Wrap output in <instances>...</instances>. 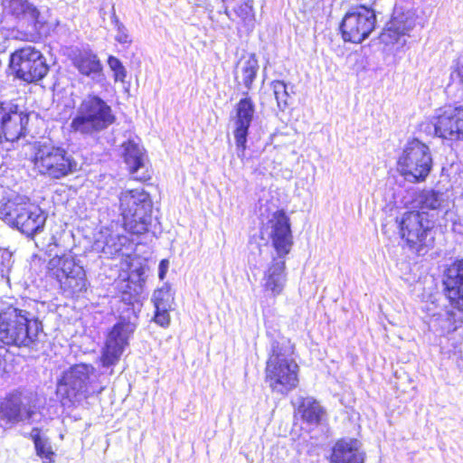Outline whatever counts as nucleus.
<instances>
[{
	"label": "nucleus",
	"mask_w": 463,
	"mask_h": 463,
	"mask_svg": "<svg viewBox=\"0 0 463 463\" xmlns=\"http://www.w3.org/2000/svg\"><path fill=\"white\" fill-rule=\"evenodd\" d=\"M443 284L445 296L456 311L442 310L430 317L429 328L439 335L451 334L463 325V259L447 269Z\"/></svg>",
	"instance_id": "nucleus-1"
},
{
	"label": "nucleus",
	"mask_w": 463,
	"mask_h": 463,
	"mask_svg": "<svg viewBox=\"0 0 463 463\" xmlns=\"http://www.w3.org/2000/svg\"><path fill=\"white\" fill-rule=\"evenodd\" d=\"M293 354L294 345L288 339L272 341L265 369V381L272 392L287 394L297 387L298 365Z\"/></svg>",
	"instance_id": "nucleus-2"
},
{
	"label": "nucleus",
	"mask_w": 463,
	"mask_h": 463,
	"mask_svg": "<svg viewBox=\"0 0 463 463\" xmlns=\"http://www.w3.org/2000/svg\"><path fill=\"white\" fill-rule=\"evenodd\" d=\"M152 199L144 189H126L118 195V210L122 217V227L132 235L140 236L148 232Z\"/></svg>",
	"instance_id": "nucleus-3"
},
{
	"label": "nucleus",
	"mask_w": 463,
	"mask_h": 463,
	"mask_svg": "<svg viewBox=\"0 0 463 463\" xmlns=\"http://www.w3.org/2000/svg\"><path fill=\"white\" fill-rule=\"evenodd\" d=\"M30 162L33 170L49 180H61L77 171L78 163L61 146L38 144L34 146Z\"/></svg>",
	"instance_id": "nucleus-4"
},
{
	"label": "nucleus",
	"mask_w": 463,
	"mask_h": 463,
	"mask_svg": "<svg viewBox=\"0 0 463 463\" xmlns=\"http://www.w3.org/2000/svg\"><path fill=\"white\" fill-rule=\"evenodd\" d=\"M116 121L111 107L99 96L89 94L71 118L70 131L82 136H92L107 129Z\"/></svg>",
	"instance_id": "nucleus-5"
},
{
	"label": "nucleus",
	"mask_w": 463,
	"mask_h": 463,
	"mask_svg": "<svg viewBox=\"0 0 463 463\" xmlns=\"http://www.w3.org/2000/svg\"><path fill=\"white\" fill-rule=\"evenodd\" d=\"M46 275L55 280L61 294L74 298L87 291L84 268L70 251L55 254L46 265Z\"/></svg>",
	"instance_id": "nucleus-6"
},
{
	"label": "nucleus",
	"mask_w": 463,
	"mask_h": 463,
	"mask_svg": "<svg viewBox=\"0 0 463 463\" xmlns=\"http://www.w3.org/2000/svg\"><path fill=\"white\" fill-rule=\"evenodd\" d=\"M41 331V323L28 318L22 309L8 307L0 311V342L4 345L30 346Z\"/></svg>",
	"instance_id": "nucleus-7"
},
{
	"label": "nucleus",
	"mask_w": 463,
	"mask_h": 463,
	"mask_svg": "<svg viewBox=\"0 0 463 463\" xmlns=\"http://www.w3.org/2000/svg\"><path fill=\"white\" fill-rule=\"evenodd\" d=\"M0 213L12 227L31 238L43 230L46 222L42 209L22 196L8 199L0 208Z\"/></svg>",
	"instance_id": "nucleus-8"
},
{
	"label": "nucleus",
	"mask_w": 463,
	"mask_h": 463,
	"mask_svg": "<svg viewBox=\"0 0 463 463\" xmlns=\"http://www.w3.org/2000/svg\"><path fill=\"white\" fill-rule=\"evenodd\" d=\"M397 222L401 238L411 250L423 255L433 246L435 222L427 212L409 211Z\"/></svg>",
	"instance_id": "nucleus-9"
},
{
	"label": "nucleus",
	"mask_w": 463,
	"mask_h": 463,
	"mask_svg": "<svg viewBox=\"0 0 463 463\" xmlns=\"http://www.w3.org/2000/svg\"><path fill=\"white\" fill-rule=\"evenodd\" d=\"M9 67L15 79L27 84L42 80L50 71L42 52L31 45L14 51L10 55Z\"/></svg>",
	"instance_id": "nucleus-10"
},
{
	"label": "nucleus",
	"mask_w": 463,
	"mask_h": 463,
	"mask_svg": "<svg viewBox=\"0 0 463 463\" xmlns=\"http://www.w3.org/2000/svg\"><path fill=\"white\" fill-rule=\"evenodd\" d=\"M432 167L429 147L418 139L409 141L398 159V171L409 182H422Z\"/></svg>",
	"instance_id": "nucleus-11"
},
{
	"label": "nucleus",
	"mask_w": 463,
	"mask_h": 463,
	"mask_svg": "<svg viewBox=\"0 0 463 463\" xmlns=\"http://www.w3.org/2000/svg\"><path fill=\"white\" fill-rule=\"evenodd\" d=\"M94 367L87 364H75L62 373L57 383V393L63 404L74 405L81 399L90 396L89 392L90 375Z\"/></svg>",
	"instance_id": "nucleus-12"
},
{
	"label": "nucleus",
	"mask_w": 463,
	"mask_h": 463,
	"mask_svg": "<svg viewBox=\"0 0 463 463\" xmlns=\"http://www.w3.org/2000/svg\"><path fill=\"white\" fill-rule=\"evenodd\" d=\"M29 120L30 114L14 100H0V144L26 137Z\"/></svg>",
	"instance_id": "nucleus-13"
},
{
	"label": "nucleus",
	"mask_w": 463,
	"mask_h": 463,
	"mask_svg": "<svg viewBox=\"0 0 463 463\" xmlns=\"http://www.w3.org/2000/svg\"><path fill=\"white\" fill-rule=\"evenodd\" d=\"M261 235L270 240L277 255L286 257L290 252L293 246L290 219L283 210L273 212L262 222Z\"/></svg>",
	"instance_id": "nucleus-14"
},
{
	"label": "nucleus",
	"mask_w": 463,
	"mask_h": 463,
	"mask_svg": "<svg viewBox=\"0 0 463 463\" xmlns=\"http://www.w3.org/2000/svg\"><path fill=\"white\" fill-rule=\"evenodd\" d=\"M376 24L373 9L360 5L349 11L340 25L342 37L345 42L360 43L373 31Z\"/></svg>",
	"instance_id": "nucleus-15"
},
{
	"label": "nucleus",
	"mask_w": 463,
	"mask_h": 463,
	"mask_svg": "<svg viewBox=\"0 0 463 463\" xmlns=\"http://www.w3.org/2000/svg\"><path fill=\"white\" fill-rule=\"evenodd\" d=\"M120 146L121 156L130 179L137 183L149 184L154 172L148 162L146 149L134 139L123 141Z\"/></svg>",
	"instance_id": "nucleus-16"
},
{
	"label": "nucleus",
	"mask_w": 463,
	"mask_h": 463,
	"mask_svg": "<svg viewBox=\"0 0 463 463\" xmlns=\"http://www.w3.org/2000/svg\"><path fill=\"white\" fill-rule=\"evenodd\" d=\"M134 331L135 325L126 319H120L110 328L99 357L103 367L115 365L119 361Z\"/></svg>",
	"instance_id": "nucleus-17"
},
{
	"label": "nucleus",
	"mask_w": 463,
	"mask_h": 463,
	"mask_svg": "<svg viewBox=\"0 0 463 463\" xmlns=\"http://www.w3.org/2000/svg\"><path fill=\"white\" fill-rule=\"evenodd\" d=\"M436 136L449 139H463V106L448 107L440 110L433 122Z\"/></svg>",
	"instance_id": "nucleus-18"
},
{
	"label": "nucleus",
	"mask_w": 463,
	"mask_h": 463,
	"mask_svg": "<svg viewBox=\"0 0 463 463\" xmlns=\"http://www.w3.org/2000/svg\"><path fill=\"white\" fill-rule=\"evenodd\" d=\"M255 112L254 104L250 99L245 98L236 106V115L233 118V135L237 146L239 157L244 156L249 127Z\"/></svg>",
	"instance_id": "nucleus-19"
},
{
	"label": "nucleus",
	"mask_w": 463,
	"mask_h": 463,
	"mask_svg": "<svg viewBox=\"0 0 463 463\" xmlns=\"http://www.w3.org/2000/svg\"><path fill=\"white\" fill-rule=\"evenodd\" d=\"M285 258L279 255L272 257L263 272L262 287L274 298L282 294L287 284Z\"/></svg>",
	"instance_id": "nucleus-20"
},
{
	"label": "nucleus",
	"mask_w": 463,
	"mask_h": 463,
	"mask_svg": "<svg viewBox=\"0 0 463 463\" xmlns=\"http://www.w3.org/2000/svg\"><path fill=\"white\" fill-rule=\"evenodd\" d=\"M364 452L362 443L357 439L343 438L332 448L330 463H364Z\"/></svg>",
	"instance_id": "nucleus-21"
},
{
	"label": "nucleus",
	"mask_w": 463,
	"mask_h": 463,
	"mask_svg": "<svg viewBox=\"0 0 463 463\" xmlns=\"http://www.w3.org/2000/svg\"><path fill=\"white\" fill-rule=\"evenodd\" d=\"M414 26L413 14L408 12L395 14L383 33V39L389 43H398L403 36L409 34Z\"/></svg>",
	"instance_id": "nucleus-22"
},
{
	"label": "nucleus",
	"mask_w": 463,
	"mask_h": 463,
	"mask_svg": "<svg viewBox=\"0 0 463 463\" xmlns=\"http://www.w3.org/2000/svg\"><path fill=\"white\" fill-rule=\"evenodd\" d=\"M4 12L16 21L30 19L35 26L39 24L40 11L29 0H5Z\"/></svg>",
	"instance_id": "nucleus-23"
},
{
	"label": "nucleus",
	"mask_w": 463,
	"mask_h": 463,
	"mask_svg": "<svg viewBox=\"0 0 463 463\" xmlns=\"http://www.w3.org/2000/svg\"><path fill=\"white\" fill-rule=\"evenodd\" d=\"M72 65L83 76L99 74L102 64L98 55L90 49L79 50L71 58Z\"/></svg>",
	"instance_id": "nucleus-24"
},
{
	"label": "nucleus",
	"mask_w": 463,
	"mask_h": 463,
	"mask_svg": "<svg viewBox=\"0 0 463 463\" xmlns=\"http://www.w3.org/2000/svg\"><path fill=\"white\" fill-rule=\"evenodd\" d=\"M21 399L16 393H8L0 402V421L6 424L21 420Z\"/></svg>",
	"instance_id": "nucleus-25"
},
{
	"label": "nucleus",
	"mask_w": 463,
	"mask_h": 463,
	"mask_svg": "<svg viewBox=\"0 0 463 463\" xmlns=\"http://www.w3.org/2000/svg\"><path fill=\"white\" fill-rule=\"evenodd\" d=\"M298 412L302 420L311 425H318L325 415V411L319 402L311 397L303 398Z\"/></svg>",
	"instance_id": "nucleus-26"
},
{
	"label": "nucleus",
	"mask_w": 463,
	"mask_h": 463,
	"mask_svg": "<svg viewBox=\"0 0 463 463\" xmlns=\"http://www.w3.org/2000/svg\"><path fill=\"white\" fill-rule=\"evenodd\" d=\"M259 69L258 60L254 54L241 59L237 65L238 77L241 78L242 83L247 89H250Z\"/></svg>",
	"instance_id": "nucleus-27"
},
{
	"label": "nucleus",
	"mask_w": 463,
	"mask_h": 463,
	"mask_svg": "<svg viewBox=\"0 0 463 463\" xmlns=\"http://www.w3.org/2000/svg\"><path fill=\"white\" fill-rule=\"evenodd\" d=\"M414 202L420 207V212L435 210L442 205L444 194L433 190H423L416 195Z\"/></svg>",
	"instance_id": "nucleus-28"
},
{
	"label": "nucleus",
	"mask_w": 463,
	"mask_h": 463,
	"mask_svg": "<svg viewBox=\"0 0 463 463\" xmlns=\"http://www.w3.org/2000/svg\"><path fill=\"white\" fill-rule=\"evenodd\" d=\"M33 434H32V439L34 445L35 452L40 457L43 463H52L54 461L55 453L52 447L43 440L40 436V429L33 428Z\"/></svg>",
	"instance_id": "nucleus-29"
},
{
	"label": "nucleus",
	"mask_w": 463,
	"mask_h": 463,
	"mask_svg": "<svg viewBox=\"0 0 463 463\" xmlns=\"http://www.w3.org/2000/svg\"><path fill=\"white\" fill-rule=\"evenodd\" d=\"M152 301L155 308H172L174 295L171 288L167 286L157 288L153 294Z\"/></svg>",
	"instance_id": "nucleus-30"
},
{
	"label": "nucleus",
	"mask_w": 463,
	"mask_h": 463,
	"mask_svg": "<svg viewBox=\"0 0 463 463\" xmlns=\"http://www.w3.org/2000/svg\"><path fill=\"white\" fill-rule=\"evenodd\" d=\"M271 88L273 90L279 109L282 111L285 110L288 105V99L289 97L287 85L282 80H274L271 83Z\"/></svg>",
	"instance_id": "nucleus-31"
},
{
	"label": "nucleus",
	"mask_w": 463,
	"mask_h": 463,
	"mask_svg": "<svg viewBox=\"0 0 463 463\" xmlns=\"http://www.w3.org/2000/svg\"><path fill=\"white\" fill-rule=\"evenodd\" d=\"M108 65L113 71V78L115 81L124 82L127 78V71L122 62L115 56L109 55L108 57Z\"/></svg>",
	"instance_id": "nucleus-32"
},
{
	"label": "nucleus",
	"mask_w": 463,
	"mask_h": 463,
	"mask_svg": "<svg viewBox=\"0 0 463 463\" xmlns=\"http://www.w3.org/2000/svg\"><path fill=\"white\" fill-rule=\"evenodd\" d=\"M171 308H155L153 320L162 327H167L170 325L169 311Z\"/></svg>",
	"instance_id": "nucleus-33"
},
{
	"label": "nucleus",
	"mask_w": 463,
	"mask_h": 463,
	"mask_svg": "<svg viewBox=\"0 0 463 463\" xmlns=\"http://www.w3.org/2000/svg\"><path fill=\"white\" fill-rule=\"evenodd\" d=\"M115 40L118 43L123 44L126 47H128L132 43V38L123 24L118 25L117 35L115 36Z\"/></svg>",
	"instance_id": "nucleus-34"
},
{
	"label": "nucleus",
	"mask_w": 463,
	"mask_h": 463,
	"mask_svg": "<svg viewBox=\"0 0 463 463\" xmlns=\"http://www.w3.org/2000/svg\"><path fill=\"white\" fill-rule=\"evenodd\" d=\"M168 266H169L168 260L163 259L160 260L159 266H158V277L161 280H163L165 279V274L168 269Z\"/></svg>",
	"instance_id": "nucleus-35"
},
{
	"label": "nucleus",
	"mask_w": 463,
	"mask_h": 463,
	"mask_svg": "<svg viewBox=\"0 0 463 463\" xmlns=\"http://www.w3.org/2000/svg\"><path fill=\"white\" fill-rule=\"evenodd\" d=\"M458 76L460 78V80L463 82V64L460 65L458 68Z\"/></svg>",
	"instance_id": "nucleus-36"
},
{
	"label": "nucleus",
	"mask_w": 463,
	"mask_h": 463,
	"mask_svg": "<svg viewBox=\"0 0 463 463\" xmlns=\"http://www.w3.org/2000/svg\"><path fill=\"white\" fill-rule=\"evenodd\" d=\"M204 9L208 10L210 13H213V10L209 9V8H208V5H207V6H204Z\"/></svg>",
	"instance_id": "nucleus-37"
}]
</instances>
